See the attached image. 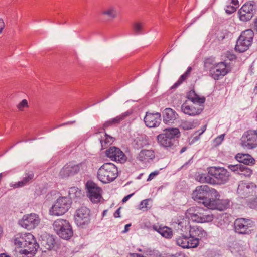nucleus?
<instances>
[{"instance_id": "72a5a7b5", "label": "nucleus", "mask_w": 257, "mask_h": 257, "mask_svg": "<svg viewBox=\"0 0 257 257\" xmlns=\"http://www.w3.org/2000/svg\"><path fill=\"white\" fill-rule=\"evenodd\" d=\"M215 223L218 227L224 229L228 225V221L226 215H222L217 217Z\"/></svg>"}, {"instance_id": "e2e57ef3", "label": "nucleus", "mask_w": 257, "mask_h": 257, "mask_svg": "<svg viewBox=\"0 0 257 257\" xmlns=\"http://www.w3.org/2000/svg\"><path fill=\"white\" fill-rule=\"evenodd\" d=\"M254 30L257 32V19L254 21Z\"/></svg>"}, {"instance_id": "4c0bfd02", "label": "nucleus", "mask_w": 257, "mask_h": 257, "mask_svg": "<svg viewBox=\"0 0 257 257\" xmlns=\"http://www.w3.org/2000/svg\"><path fill=\"white\" fill-rule=\"evenodd\" d=\"M180 126L184 130H189L195 127L194 123L193 122L188 121H183Z\"/></svg>"}, {"instance_id": "052dcab7", "label": "nucleus", "mask_w": 257, "mask_h": 257, "mask_svg": "<svg viewBox=\"0 0 257 257\" xmlns=\"http://www.w3.org/2000/svg\"><path fill=\"white\" fill-rule=\"evenodd\" d=\"M131 224H126L125 226V229L123 231V232H126L128 230V227H129L130 226H131Z\"/></svg>"}, {"instance_id": "e433bc0d", "label": "nucleus", "mask_w": 257, "mask_h": 257, "mask_svg": "<svg viewBox=\"0 0 257 257\" xmlns=\"http://www.w3.org/2000/svg\"><path fill=\"white\" fill-rule=\"evenodd\" d=\"M129 115V113L128 112L123 113L121 115L113 118L111 119L112 123L113 124H116L119 123L121 121L124 119V118Z\"/></svg>"}, {"instance_id": "bf43d9fd", "label": "nucleus", "mask_w": 257, "mask_h": 257, "mask_svg": "<svg viewBox=\"0 0 257 257\" xmlns=\"http://www.w3.org/2000/svg\"><path fill=\"white\" fill-rule=\"evenodd\" d=\"M0 257H10V256L5 253H3L0 254Z\"/></svg>"}, {"instance_id": "dca6fc26", "label": "nucleus", "mask_w": 257, "mask_h": 257, "mask_svg": "<svg viewBox=\"0 0 257 257\" xmlns=\"http://www.w3.org/2000/svg\"><path fill=\"white\" fill-rule=\"evenodd\" d=\"M82 165V164H75L73 163H68L61 169L59 176L62 178H65L74 175L78 173Z\"/></svg>"}, {"instance_id": "7ed1b4c3", "label": "nucleus", "mask_w": 257, "mask_h": 257, "mask_svg": "<svg viewBox=\"0 0 257 257\" xmlns=\"http://www.w3.org/2000/svg\"><path fill=\"white\" fill-rule=\"evenodd\" d=\"M180 136L178 128H167L164 133L157 136V140L159 145L167 150L174 149L178 144L176 138Z\"/></svg>"}, {"instance_id": "4d7b16f0", "label": "nucleus", "mask_w": 257, "mask_h": 257, "mask_svg": "<svg viewBox=\"0 0 257 257\" xmlns=\"http://www.w3.org/2000/svg\"><path fill=\"white\" fill-rule=\"evenodd\" d=\"M4 27V22L0 19V33L2 32L3 29Z\"/></svg>"}, {"instance_id": "20e7f679", "label": "nucleus", "mask_w": 257, "mask_h": 257, "mask_svg": "<svg viewBox=\"0 0 257 257\" xmlns=\"http://www.w3.org/2000/svg\"><path fill=\"white\" fill-rule=\"evenodd\" d=\"M185 215L189 219L197 223L209 222L213 219V216L209 210L197 207L189 208Z\"/></svg>"}, {"instance_id": "9b49d317", "label": "nucleus", "mask_w": 257, "mask_h": 257, "mask_svg": "<svg viewBox=\"0 0 257 257\" xmlns=\"http://www.w3.org/2000/svg\"><path fill=\"white\" fill-rule=\"evenodd\" d=\"M40 218L36 213H30L23 215L19 220V224L23 228L31 230L36 228L40 223Z\"/></svg>"}, {"instance_id": "bb28decb", "label": "nucleus", "mask_w": 257, "mask_h": 257, "mask_svg": "<svg viewBox=\"0 0 257 257\" xmlns=\"http://www.w3.org/2000/svg\"><path fill=\"white\" fill-rule=\"evenodd\" d=\"M163 120L166 123H172L176 119L177 114L175 110L170 108L165 109L162 112Z\"/></svg>"}, {"instance_id": "6ab92c4d", "label": "nucleus", "mask_w": 257, "mask_h": 257, "mask_svg": "<svg viewBox=\"0 0 257 257\" xmlns=\"http://www.w3.org/2000/svg\"><path fill=\"white\" fill-rule=\"evenodd\" d=\"M161 115L160 113H155L146 112L144 120L147 126L156 127L159 125L161 121Z\"/></svg>"}, {"instance_id": "0eeeda50", "label": "nucleus", "mask_w": 257, "mask_h": 257, "mask_svg": "<svg viewBox=\"0 0 257 257\" xmlns=\"http://www.w3.org/2000/svg\"><path fill=\"white\" fill-rule=\"evenodd\" d=\"M72 201L69 197H60L54 202L49 210L50 214L60 216L64 214L71 207Z\"/></svg>"}, {"instance_id": "58836bf2", "label": "nucleus", "mask_w": 257, "mask_h": 257, "mask_svg": "<svg viewBox=\"0 0 257 257\" xmlns=\"http://www.w3.org/2000/svg\"><path fill=\"white\" fill-rule=\"evenodd\" d=\"M214 60L212 58H208L206 59L204 61V67L206 69H211V68L213 67L215 65V64H214Z\"/></svg>"}, {"instance_id": "2eb2a0df", "label": "nucleus", "mask_w": 257, "mask_h": 257, "mask_svg": "<svg viewBox=\"0 0 257 257\" xmlns=\"http://www.w3.org/2000/svg\"><path fill=\"white\" fill-rule=\"evenodd\" d=\"M105 154L113 161L123 163L126 160V157L124 153L119 148L114 146H112L106 150Z\"/></svg>"}, {"instance_id": "cd10ccee", "label": "nucleus", "mask_w": 257, "mask_h": 257, "mask_svg": "<svg viewBox=\"0 0 257 257\" xmlns=\"http://www.w3.org/2000/svg\"><path fill=\"white\" fill-rule=\"evenodd\" d=\"M235 159L239 162L244 165H252L255 163V159L248 154L238 153L235 156Z\"/></svg>"}, {"instance_id": "6e6d98bb", "label": "nucleus", "mask_w": 257, "mask_h": 257, "mask_svg": "<svg viewBox=\"0 0 257 257\" xmlns=\"http://www.w3.org/2000/svg\"><path fill=\"white\" fill-rule=\"evenodd\" d=\"M120 208H118L116 210V211L115 212L114 214V216L115 218H118L120 217Z\"/></svg>"}, {"instance_id": "5701e85b", "label": "nucleus", "mask_w": 257, "mask_h": 257, "mask_svg": "<svg viewBox=\"0 0 257 257\" xmlns=\"http://www.w3.org/2000/svg\"><path fill=\"white\" fill-rule=\"evenodd\" d=\"M255 185L253 183H240L238 187L237 193L242 198H245L254 192Z\"/></svg>"}, {"instance_id": "6e6552de", "label": "nucleus", "mask_w": 257, "mask_h": 257, "mask_svg": "<svg viewBox=\"0 0 257 257\" xmlns=\"http://www.w3.org/2000/svg\"><path fill=\"white\" fill-rule=\"evenodd\" d=\"M253 32L250 29L242 32L237 40L235 50L243 52L247 50L252 43Z\"/></svg>"}, {"instance_id": "473e14b6", "label": "nucleus", "mask_w": 257, "mask_h": 257, "mask_svg": "<svg viewBox=\"0 0 257 257\" xmlns=\"http://www.w3.org/2000/svg\"><path fill=\"white\" fill-rule=\"evenodd\" d=\"M197 180L200 183H214L212 177L209 174L202 173L197 176Z\"/></svg>"}, {"instance_id": "338daca9", "label": "nucleus", "mask_w": 257, "mask_h": 257, "mask_svg": "<svg viewBox=\"0 0 257 257\" xmlns=\"http://www.w3.org/2000/svg\"><path fill=\"white\" fill-rule=\"evenodd\" d=\"M253 92L254 93L257 94V84L254 88Z\"/></svg>"}, {"instance_id": "c85d7f7f", "label": "nucleus", "mask_w": 257, "mask_h": 257, "mask_svg": "<svg viewBox=\"0 0 257 257\" xmlns=\"http://www.w3.org/2000/svg\"><path fill=\"white\" fill-rule=\"evenodd\" d=\"M102 14L106 16L109 20H112L117 16V11L115 7L109 6L102 11Z\"/></svg>"}, {"instance_id": "1a4fd4ad", "label": "nucleus", "mask_w": 257, "mask_h": 257, "mask_svg": "<svg viewBox=\"0 0 257 257\" xmlns=\"http://www.w3.org/2000/svg\"><path fill=\"white\" fill-rule=\"evenodd\" d=\"M209 174L212 177L214 183L223 184L229 180V172L223 167H211L208 168Z\"/></svg>"}, {"instance_id": "79ce46f5", "label": "nucleus", "mask_w": 257, "mask_h": 257, "mask_svg": "<svg viewBox=\"0 0 257 257\" xmlns=\"http://www.w3.org/2000/svg\"><path fill=\"white\" fill-rule=\"evenodd\" d=\"M248 205L251 208H257V198L253 197L248 200Z\"/></svg>"}, {"instance_id": "37998d69", "label": "nucleus", "mask_w": 257, "mask_h": 257, "mask_svg": "<svg viewBox=\"0 0 257 257\" xmlns=\"http://www.w3.org/2000/svg\"><path fill=\"white\" fill-rule=\"evenodd\" d=\"M237 7V6L233 5H227L224 9L225 10L226 13L227 14L230 15L236 11Z\"/></svg>"}, {"instance_id": "39448f33", "label": "nucleus", "mask_w": 257, "mask_h": 257, "mask_svg": "<svg viewBox=\"0 0 257 257\" xmlns=\"http://www.w3.org/2000/svg\"><path fill=\"white\" fill-rule=\"evenodd\" d=\"M117 176V168L111 163H106L102 165L98 169L97 174L98 180L104 184L112 182Z\"/></svg>"}, {"instance_id": "f3484780", "label": "nucleus", "mask_w": 257, "mask_h": 257, "mask_svg": "<svg viewBox=\"0 0 257 257\" xmlns=\"http://www.w3.org/2000/svg\"><path fill=\"white\" fill-rule=\"evenodd\" d=\"M228 72L226 65L223 62L215 64V65L210 70V75L215 80L220 79L227 74Z\"/></svg>"}, {"instance_id": "09e8293b", "label": "nucleus", "mask_w": 257, "mask_h": 257, "mask_svg": "<svg viewBox=\"0 0 257 257\" xmlns=\"http://www.w3.org/2000/svg\"><path fill=\"white\" fill-rule=\"evenodd\" d=\"M159 174L158 171H155L154 172H153L150 174L149 175V177L147 179L148 181L151 180L153 179L155 177H156L158 174Z\"/></svg>"}, {"instance_id": "423d86ee", "label": "nucleus", "mask_w": 257, "mask_h": 257, "mask_svg": "<svg viewBox=\"0 0 257 257\" xmlns=\"http://www.w3.org/2000/svg\"><path fill=\"white\" fill-rule=\"evenodd\" d=\"M53 228L56 234L64 239H70L73 234L72 227L66 220L57 219L53 223Z\"/></svg>"}, {"instance_id": "4be33fe9", "label": "nucleus", "mask_w": 257, "mask_h": 257, "mask_svg": "<svg viewBox=\"0 0 257 257\" xmlns=\"http://www.w3.org/2000/svg\"><path fill=\"white\" fill-rule=\"evenodd\" d=\"M234 226L235 231L239 234H247L249 232V228L251 226L250 221L244 218L236 219Z\"/></svg>"}, {"instance_id": "8fccbe9b", "label": "nucleus", "mask_w": 257, "mask_h": 257, "mask_svg": "<svg viewBox=\"0 0 257 257\" xmlns=\"http://www.w3.org/2000/svg\"><path fill=\"white\" fill-rule=\"evenodd\" d=\"M224 135H221L215 139V141L217 143H220L224 139Z\"/></svg>"}, {"instance_id": "5fc2aeb1", "label": "nucleus", "mask_w": 257, "mask_h": 257, "mask_svg": "<svg viewBox=\"0 0 257 257\" xmlns=\"http://www.w3.org/2000/svg\"><path fill=\"white\" fill-rule=\"evenodd\" d=\"M75 122V121H68L67 122L62 123L60 125H59V127L66 125H71Z\"/></svg>"}, {"instance_id": "9d476101", "label": "nucleus", "mask_w": 257, "mask_h": 257, "mask_svg": "<svg viewBox=\"0 0 257 257\" xmlns=\"http://www.w3.org/2000/svg\"><path fill=\"white\" fill-rule=\"evenodd\" d=\"M90 211L85 206H81L78 208L74 214V220L78 226L85 228L90 221Z\"/></svg>"}, {"instance_id": "c756f323", "label": "nucleus", "mask_w": 257, "mask_h": 257, "mask_svg": "<svg viewBox=\"0 0 257 257\" xmlns=\"http://www.w3.org/2000/svg\"><path fill=\"white\" fill-rule=\"evenodd\" d=\"M187 97L193 103L203 104L205 101L204 97H200L195 92L194 90H191L188 93Z\"/></svg>"}, {"instance_id": "de8ad7c7", "label": "nucleus", "mask_w": 257, "mask_h": 257, "mask_svg": "<svg viewBox=\"0 0 257 257\" xmlns=\"http://www.w3.org/2000/svg\"><path fill=\"white\" fill-rule=\"evenodd\" d=\"M150 201V199H145L143 200L139 204V209H146V210L148 209V203Z\"/></svg>"}, {"instance_id": "c9c22d12", "label": "nucleus", "mask_w": 257, "mask_h": 257, "mask_svg": "<svg viewBox=\"0 0 257 257\" xmlns=\"http://www.w3.org/2000/svg\"><path fill=\"white\" fill-rule=\"evenodd\" d=\"M252 173V170L244 165H242L241 169L239 172V174L244 176H249Z\"/></svg>"}, {"instance_id": "a211bd4d", "label": "nucleus", "mask_w": 257, "mask_h": 257, "mask_svg": "<svg viewBox=\"0 0 257 257\" xmlns=\"http://www.w3.org/2000/svg\"><path fill=\"white\" fill-rule=\"evenodd\" d=\"M196 240H192L189 234L180 235L176 237V244L183 248H190L196 247Z\"/></svg>"}, {"instance_id": "aec40b11", "label": "nucleus", "mask_w": 257, "mask_h": 257, "mask_svg": "<svg viewBox=\"0 0 257 257\" xmlns=\"http://www.w3.org/2000/svg\"><path fill=\"white\" fill-rule=\"evenodd\" d=\"M204 108L203 104H196L189 105L187 103H183L181 106V110L185 114L194 116L201 113Z\"/></svg>"}, {"instance_id": "69168bd1", "label": "nucleus", "mask_w": 257, "mask_h": 257, "mask_svg": "<svg viewBox=\"0 0 257 257\" xmlns=\"http://www.w3.org/2000/svg\"><path fill=\"white\" fill-rule=\"evenodd\" d=\"M160 257H177L176 255H167L165 256H160Z\"/></svg>"}, {"instance_id": "ddd939ff", "label": "nucleus", "mask_w": 257, "mask_h": 257, "mask_svg": "<svg viewBox=\"0 0 257 257\" xmlns=\"http://www.w3.org/2000/svg\"><path fill=\"white\" fill-rule=\"evenodd\" d=\"M87 196L92 202L99 203L102 199V190L91 181H88L86 184Z\"/></svg>"}, {"instance_id": "49530a36", "label": "nucleus", "mask_w": 257, "mask_h": 257, "mask_svg": "<svg viewBox=\"0 0 257 257\" xmlns=\"http://www.w3.org/2000/svg\"><path fill=\"white\" fill-rule=\"evenodd\" d=\"M28 107V101L26 99L22 100L17 105L18 109L20 111H22L25 107Z\"/></svg>"}, {"instance_id": "ea45409f", "label": "nucleus", "mask_w": 257, "mask_h": 257, "mask_svg": "<svg viewBox=\"0 0 257 257\" xmlns=\"http://www.w3.org/2000/svg\"><path fill=\"white\" fill-rule=\"evenodd\" d=\"M242 164L238 163L236 165H229L228 168L234 173L239 174L240 169H241Z\"/></svg>"}, {"instance_id": "7c9ffc66", "label": "nucleus", "mask_w": 257, "mask_h": 257, "mask_svg": "<svg viewBox=\"0 0 257 257\" xmlns=\"http://www.w3.org/2000/svg\"><path fill=\"white\" fill-rule=\"evenodd\" d=\"M153 229L166 238H171L173 235L171 229L168 227L164 226L158 228L156 226H153Z\"/></svg>"}, {"instance_id": "f8f14e48", "label": "nucleus", "mask_w": 257, "mask_h": 257, "mask_svg": "<svg viewBox=\"0 0 257 257\" xmlns=\"http://www.w3.org/2000/svg\"><path fill=\"white\" fill-rule=\"evenodd\" d=\"M256 5L254 1L245 3L239 10L238 14L240 21L247 22L251 19L256 11Z\"/></svg>"}, {"instance_id": "a878e982", "label": "nucleus", "mask_w": 257, "mask_h": 257, "mask_svg": "<svg viewBox=\"0 0 257 257\" xmlns=\"http://www.w3.org/2000/svg\"><path fill=\"white\" fill-rule=\"evenodd\" d=\"M34 176V174L32 171H29L26 172H25L24 176L21 181L14 184L11 183L10 184V186L13 187L14 188L23 187L30 183L33 179Z\"/></svg>"}, {"instance_id": "13d9d810", "label": "nucleus", "mask_w": 257, "mask_h": 257, "mask_svg": "<svg viewBox=\"0 0 257 257\" xmlns=\"http://www.w3.org/2000/svg\"><path fill=\"white\" fill-rule=\"evenodd\" d=\"M230 3L233 5H235V6H238V0H230Z\"/></svg>"}, {"instance_id": "f03ea898", "label": "nucleus", "mask_w": 257, "mask_h": 257, "mask_svg": "<svg viewBox=\"0 0 257 257\" xmlns=\"http://www.w3.org/2000/svg\"><path fill=\"white\" fill-rule=\"evenodd\" d=\"M14 245L18 248H25L20 251V253L26 255H34L39 247L34 236L30 233H19L13 237Z\"/></svg>"}, {"instance_id": "3c124183", "label": "nucleus", "mask_w": 257, "mask_h": 257, "mask_svg": "<svg viewBox=\"0 0 257 257\" xmlns=\"http://www.w3.org/2000/svg\"><path fill=\"white\" fill-rule=\"evenodd\" d=\"M112 125H114V124H113V123H112L111 119H110V120L106 121L104 123V124L103 125V127L104 128H106V127H108L109 126H111Z\"/></svg>"}, {"instance_id": "2f4dec72", "label": "nucleus", "mask_w": 257, "mask_h": 257, "mask_svg": "<svg viewBox=\"0 0 257 257\" xmlns=\"http://www.w3.org/2000/svg\"><path fill=\"white\" fill-rule=\"evenodd\" d=\"M69 198L71 200L73 199L81 198L82 196V193L81 190L77 187H73L69 188Z\"/></svg>"}, {"instance_id": "f257e3e1", "label": "nucleus", "mask_w": 257, "mask_h": 257, "mask_svg": "<svg viewBox=\"0 0 257 257\" xmlns=\"http://www.w3.org/2000/svg\"><path fill=\"white\" fill-rule=\"evenodd\" d=\"M219 194L217 191L207 185L198 186L192 193V198L196 201L203 204L209 209L223 210L227 207L224 201L217 199Z\"/></svg>"}, {"instance_id": "774afa93", "label": "nucleus", "mask_w": 257, "mask_h": 257, "mask_svg": "<svg viewBox=\"0 0 257 257\" xmlns=\"http://www.w3.org/2000/svg\"><path fill=\"white\" fill-rule=\"evenodd\" d=\"M235 58H236V56H235V55H231V57L229 58V59L230 60H232V59H235Z\"/></svg>"}, {"instance_id": "4468645a", "label": "nucleus", "mask_w": 257, "mask_h": 257, "mask_svg": "<svg viewBox=\"0 0 257 257\" xmlns=\"http://www.w3.org/2000/svg\"><path fill=\"white\" fill-rule=\"evenodd\" d=\"M242 146L248 149L257 147V130L249 131L245 133L241 138Z\"/></svg>"}, {"instance_id": "603ef678", "label": "nucleus", "mask_w": 257, "mask_h": 257, "mask_svg": "<svg viewBox=\"0 0 257 257\" xmlns=\"http://www.w3.org/2000/svg\"><path fill=\"white\" fill-rule=\"evenodd\" d=\"M191 71H192V67L189 66L188 67L186 71L184 74H185V75H186L187 77H188L191 73Z\"/></svg>"}, {"instance_id": "864d4df0", "label": "nucleus", "mask_w": 257, "mask_h": 257, "mask_svg": "<svg viewBox=\"0 0 257 257\" xmlns=\"http://www.w3.org/2000/svg\"><path fill=\"white\" fill-rule=\"evenodd\" d=\"M134 194V193H133L125 196L122 199V202L124 203L126 202Z\"/></svg>"}, {"instance_id": "412c9836", "label": "nucleus", "mask_w": 257, "mask_h": 257, "mask_svg": "<svg viewBox=\"0 0 257 257\" xmlns=\"http://www.w3.org/2000/svg\"><path fill=\"white\" fill-rule=\"evenodd\" d=\"M192 240H196V247L198 246L199 240L207 236L206 232L201 227L192 226L190 228L189 234Z\"/></svg>"}, {"instance_id": "b1692460", "label": "nucleus", "mask_w": 257, "mask_h": 257, "mask_svg": "<svg viewBox=\"0 0 257 257\" xmlns=\"http://www.w3.org/2000/svg\"><path fill=\"white\" fill-rule=\"evenodd\" d=\"M174 227L179 235L189 234L190 228L191 227L187 219H182L178 223H175Z\"/></svg>"}, {"instance_id": "0e129e2a", "label": "nucleus", "mask_w": 257, "mask_h": 257, "mask_svg": "<svg viewBox=\"0 0 257 257\" xmlns=\"http://www.w3.org/2000/svg\"><path fill=\"white\" fill-rule=\"evenodd\" d=\"M206 127V126L205 125H204L203 127L202 130L201 132L199 133V135H201L202 134H203V133L205 131Z\"/></svg>"}, {"instance_id": "a19ab883", "label": "nucleus", "mask_w": 257, "mask_h": 257, "mask_svg": "<svg viewBox=\"0 0 257 257\" xmlns=\"http://www.w3.org/2000/svg\"><path fill=\"white\" fill-rule=\"evenodd\" d=\"M46 244H47L48 248H51L55 243V241L54 239L52 236L48 235L46 236Z\"/></svg>"}, {"instance_id": "c03bdc74", "label": "nucleus", "mask_w": 257, "mask_h": 257, "mask_svg": "<svg viewBox=\"0 0 257 257\" xmlns=\"http://www.w3.org/2000/svg\"><path fill=\"white\" fill-rule=\"evenodd\" d=\"M188 77H187L186 75H185L184 74H182L177 82H176L172 86V88H177L179 85H180L183 81H184Z\"/></svg>"}, {"instance_id": "680f3d73", "label": "nucleus", "mask_w": 257, "mask_h": 257, "mask_svg": "<svg viewBox=\"0 0 257 257\" xmlns=\"http://www.w3.org/2000/svg\"><path fill=\"white\" fill-rule=\"evenodd\" d=\"M186 149H187V147H183V148L181 149V150H180V153L181 154L183 153V152H184L186 150Z\"/></svg>"}, {"instance_id": "f704fd0d", "label": "nucleus", "mask_w": 257, "mask_h": 257, "mask_svg": "<svg viewBox=\"0 0 257 257\" xmlns=\"http://www.w3.org/2000/svg\"><path fill=\"white\" fill-rule=\"evenodd\" d=\"M102 149H105L114 141V138L106 134L104 135V139H99Z\"/></svg>"}, {"instance_id": "393cba45", "label": "nucleus", "mask_w": 257, "mask_h": 257, "mask_svg": "<svg viewBox=\"0 0 257 257\" xmlns=\"http://www.w3.org/2000/svg\"><path fill=\"white\" fill-rule=\"evenodd\" d=\"M155 157V152L152 150L143 149L137 155V159L143 163H149Z\"/></svg>"}, {"instance_id": "a18cd8bd", "label": "nucleus", "mask_w": 257, "mask_h": 257, "mask_svg": "<svg viewBox=\"0 0 257 257\" xmlns=\"http://www.w3.org/2000/svg\"><path fill=\"white\" fill-rule=\"evenodd\" d=\"M133 28L136 35L141 34V31L143 28V25L141 23H136L134 24Z\"/></svg>"}]
</instances>
